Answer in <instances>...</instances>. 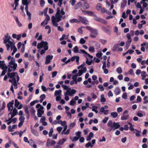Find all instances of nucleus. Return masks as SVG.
I'll list each match as a JSON object with an SVG mask.
<instances>
[{
    "label": "nucleus",
    "mask_w": 148,
    "mask_h": 148,
    "mask_svg": "<svg viewBox=\"0 0 148 148\" xmlns=\"http://www.w3.org/2000/svg\"><path fill=\"white\" fill-rule=\"evenodd\" d=\"M48 43L47 42L42 40L40 43L38 44L37 48L38 49H40L43 47L45 50H47L48 49Z\"/></svg>",
    "instance_id": "nucleus-1"
},
{
    "label": "nucleus",
    "mask_w": 148,
    "mask_h": 148,
    "mask_svg": "<svg viewBox=\"0 0 148 148\" xmlns=\"http://www.w3.org/2000/svg\"><path fill=\"white\" fill-rule=\"evenodd\" d=\"M76 92V90L74 89L72 90L71 91H70L69 90H67L66 92L64 93L65 97L64 99L66 101H68L69 99V97L67 95L72 96L73 95V94H75Z\"/></svg>",
    "instance_id": "nucleus-2"
},
{
    "label": "nucleus",
    "mask_w": 148,
    "mask_h": 148,
    "mask_svg": "<svg viewBox=\"0 0 148 148\" xmlns=\"http://www.w3.org/2000/svg\"><path fill=\"white\" fill-rule=\"evenodd\" d=\"M62 18H55L54 16L52 17L51 21L52 23L55 27H58V23L60 21Z\"/></svg>",
    "instance_id": "nucleus-3"
},
{
    "label": "nucleus",
    "mask_w": 148,
    "mask_h": 148,
    "mask_svg": "<svg viewBox=\"0 0 148 148\" xmlns=\"http://www.w3.org/2000/svg\"><path fill=\"white\" fill-rule=\"evenodd\" d=\"M94 17V19L97 21L100 22L104 24H107V22L105 20L103 19V18H101L97 16L94 14L93 16Z\"/></svg>",
    "instance_id": "nucleus-4"
},
{
    "label": "nucleus",
    "mask_w": 148,
    "mask_h": 148,
    "mask_svg": "<svg viewBox=\"0 0 148 148\" xmlns=\"http://www.w3.org/2000/svg\"><path fill=\"white\" fill-rule=\"evenodd\" d=\"M86 28L89 30L92 34L95 35H97V31L96 29H94L91 27L89 26L86 27Z\"/></svg>",
    "instance_id": "nucleus-5"
},
{
    "label": "nucleus",
    "mask_w": 148,
    "mask_h": 148,
    "mask_svg": "<svg viewBox=\"0 0 148 148\" xmlns=\"http://www.w3.org/2000/svg\"><path fill=\"white\" fill-rule=\"evenodd\" d=\"M10 37L8 36V34L5 35L4 39H3V43L6 44L8 42L10 44H11L12 43V42L10 40Z\"/></svg>",
    "instance_id": "nucleus-6"
},
{
    "label": "nucleus",
    "mask_w": 148,
    "mask_h": 148,
    "mask_svg": "<svg viewBox=\"0 0 148 148\" xmlns=\"http://www.w3.org/2000/svg\"><path fill=\"white\" fill-rule=\"evenodd\" d=\"M128 113V111L127 110H125L124 111L123 113V115L121 117V120H126L128 119L129 116V115L128 114H125Z\"/></svg>",
    "instance_id": "nucleus-7"
},
{
    "label": "nucleus",
    "mask_w": 148,
    "mask_h": 148,
    "mask_svg": "<svg viewBox=\"0 0 148 148\" xmlns=\"http://www.w3.org/2000/svg\"><path fill=\"white\" fill-rule=\"evenodd\" d=\"M56 143V142L55 140H51V139L48 138L46 144V146L47 147L52 146L55 145Z\"/></svg>",
    "instance_id": "nucleus-8"
},
{
    "label": "nucleus",
    "mask_w": 148,
    "mask_h": 148,
    "mask_svg": "<svg viewBox=\"0 0 148 148\" xmlns=\"http://www.w3.org/2000/svg\"><path fill=\"white\" fill-rule=\"evenodd\" d=\"M5 45L7 47V51H9L10 50V47H11V50H12L14 49V47H15V46L14 45V42H12V43L11 44H5Z\"/></svg>",
    "instance_id": "nucleus-9"
},
{
    "label": "nucleus",
    "mask_w": 148,
    "mask_h": 148,
    "mask_svg": "<svg viewBox=\"0 0 148 148\" xmlns=\"http://www.w3.org/2000/svg\"><path fill=\"white\" fill-rule=\"evenodd\" d=\"M53 56L52 55H48L47 56L46 58L45 64H49L51 62V60L53 58Z\"/></svg>",
    "instance_id": "nucleus-10"
},
{
    "label": "nucleus",
    "mask_w": 148,
    "mask_h": 148,
    "mask_svg": "<svg viewBox=\"0 0 148 148\" xmlns=\"http://www.w3.org/2000/svg\"><path fill=\"white\" fill-rule=\"evenodd\" d=\"M79 19L80 21L83 24L85 25L88 24L87 23V22H88V21L85 17L80 16Z\"/></svg>",
    "instance_id": "nucleus-11"
},
{
    "label": "nucleus",
    "mask_w": 148,
    "mask_h": 148,
    "mask_svg": "<svg viewBox=\"0 0 148 148\" xmlns=\"http://www.w3.org/2000/svg\"><path fill=\"white\" fill-rule=\"evenodd\" d=\"M8 77L13 80L14 78H16L14 77L16 76V75H17L16 72H12V73H8Z\"/></svg>",
    "instance_id": "nucleus-12"
},
{
    "label": "nucleus",
    "mask_w": 148,
    "mask_h": 148,
    "mask_svg": "<svg viewBox=\"0 0 148 148\" xmlns=\"http://www.w3.org/2000/svg\"><path fill=\"white\" fill-rule=\"evenodd\" d=\"M83 13L85 14L86 15L87 14L88 16H93L94 15V12L93 11H84Z\"/></svg>",
    "instance_id": "nucleus-13"
},
{
    "label": "nucleus",
    "mask_w": 148,
    "mask_h": 148,
    "mask_svg": "<svg viewBox=\"0 0 148 148\" xmlns=\"http://www.w3.org/2000/svg\"><path fill=\"white\" fill-rule=\"evenodd\" d=\"M9 65H13V71H14L16 70L17 67V64L15 63V62H13V61H10V62H9Z\"/></svg>",
    "instance_id": "nucleus-14"
},
{
    "label": "nucleus",
    "mask_w": 148,
    "mask_h": 148,
    "mask_svg": "<svg viewBox=\"0 0 148 148\" xmlns=\"http://www.w3.org/2000/svg\"><path fill=\"white\" fill-rule=\"evenodd\" d=\"M13 16L14 18L16 23L17 24V26L19 27H21L22 26V24L19 21L17 17L14 15H13Z\"/></svg>",
    "instance_id": "nucleus-15"
},
{
    "label": "nucleus",
    "mask_w": 148,
    "mask_h": 148,
    "mask_svg": "<svg viewBox=\"0 0 148 148\" xmlns=\"http://www.w3.org/2000/svg\"><path fill=\"white\" fill-rule=\"evenodd\" d=\"M79 58L78 56H74L71 57V60L72 61H73L75 60V59H76V62L77 63V64H79Z\"/></svg>",
    "instance_id": "nucleus-16"
},
{
    "label": "nucleus",
    "mask_w": 148,
    "mask_h": 148,
    "mask_svg": "<svg viewBox=\"0 0 148 148\" xmlns=\"http://www.w3.org/2000/svg\"><path fill=\"white\" fill-rule=\"evenodd\" d=\"M56 18H62V16L60 15V11L59 8H57V12L55 15Z\"/></svg>",
    "instance_id": "nucleus-17"
},
{
    "label": "nucleus",
    "mask_w": 148,
    "mask_h": 148,
    "mask_svg": "<svg viewBox=\"0 0 148 148\" xmlns=\"http://www.w3.org/2000/svg\"><path fill=\"white\" fill-rule=\"evenodd\" d=\"M5 67H8L6 65V64L4 63V61H1L0 60V69H3L5 68Z\"/></svg>",
    "instance_id": "nucleus-18"
},
{
    "label": "nucleus",
    "mask_w": 148,
    "mask_h": 148,
    "mask_svg": "<svg viewBox=\"0 0 148 148\" xmlns=\"http://www.w3.org/2000/svg\"><path fill=\"white\" fill-rule=\"evenodd\" d=\"M107 125L108 126L110 127L111 128H113V122H112V120H109V121L108 122V123L107 124ZM112 129H110V131L112 130Z\"/></svg>",
    "instance_id": "nucleus-19"
},
{
    "label": "nucleus",
    "mask_w": 148,
    "mask_h": 148,
    "mask_svg": "<svg viewBox=\"0 0 148 148\" xmlns=\"http://www.w3.org/2000/svg\"><path fill=\"white\" fill-rule=\"evenodd\" d=\"M101 29L103 31H104L107 34L109 35L110 34V30L108 29L106 27H104L102 26L101 27Z\"/></svg>",
    "instance_id": "nucleus-20"
},
{
    "label": "nucleus",
    "mask_w": 148,
    "mask_h": 148,
    "mask_svg": "<svg viewBox=\"0 0 148 148\" xmlns=\"http://www.w3.org/2000/svg\"><path fill=\"white\" fill-rule=\"evenodd\" d=\"M132 40H128L126 42V47L127 49H128L130 47V44L132 42Z\"/></svg>",
    "instance_id": "nucleus-21"
},
{
    "label": "nucleus",
    "mask_w": 148,
    "mask_h": 148,
    "mask_svg": "<svg viewBox=\"0 0 148 148\" xmlns=\"http://www.w3.org/2000/svg\"><path fill=\"white\" fill-rule=\"evenodd\" d=\"M8 69V67H5V68H4L3 69H2L3 70V71H2V73L1 75H0V77H1L2 76H3L5 75L7 71V69Z\"/></svg>",
    "instance_id": "nucleus-22"
},
{
    "label": "nucleus",
    "mask_w": 148,
    "mask_h": 148,
    "mask_svg": "<svg viewBox=\"0 0 148 148\" xmlns=\"http://www.w3.org/2000/svg\"><path fill=\"white\" fill-rule=\"evenodd\" d=\"M113 127H115V129H116L119 128L120 127V125L119 123H116L115 122H113Z\"/></svg>",
    "instance_id": "nucleus-23"
},
{
    "label": "nucleus",
    "mask_w": 148,
    "mask_h": 148,
    "mask_svg": "<svg viewBox=\"0 0 148 148\" xmlns=\"http://www.w3.org/2000/svg\"><path fill=\"white\" fill-rule=\"evenodd\" d=\"M126 0H123L122 2L121 3V8H123L125 7L127 4Z\"/></svg>",
    "instance_id": "nucleus-24"
},
{
    "label": "nucleus",
    "mask_w": 148,
    "mask_h": 148,
    "mask_svg": "<svg viewBox=\"0 0 148 148\" xmlns=\"http://www.w3.org/2000/svg\"><path fill=\"white\" fill-rule=\"evenodd\" d=\"M66 140V139L64 138H62V139L60 140L58 144V145H62L65 142Z\"/></svg>",
    "instance_id": "nucleus-25"
},
{
    "label": "nucleus",
    "mask_w": 148,
    "mask_h": 148,
    "mask_svg": "<svg viewBox=\"0 0 148 148\" xmlns=\"http://www.w3.org/2000/svg\"><path fill=\"white\" fill-rule=\"evenodd\" d=\"M62 92V91L60 90H56L55 91L54 93L55 96H56L57 95H61V94Z\"/></svg>",
    "instance_id": "nucleus-26"
},
{
    "label": "nucleus",
    "mask_w": 148,
    "mask_h": 148,
    "mask_svg": "<svg viewBox=\"0 0 148 148\" xmlns=\"http://www.w3.org/2000/svg\"><path fill=\"white\" fill-rule=\"evenodd\" d=\"M31 131L33 134L35 136H38L39 134L36 130L35 129H32Z\"/></svg>",
    "instance_id": "nucleus-27"
},
{
    "label": "nucleus",
    "mask_w": 148,
    "mask_h": 148,
    "mask_svg": "<svg viewBox=\"0 0 148 148\" xmlns=\"http://www.w3.org/2000/svg\"><path fill=\"white\" fill-rule=\"evenodd\" d=\"M119 46V44H117L114 45L113 47L112 51H117Z\"/></svg>",
    "instance_id": "nucleus-28"
},
{
    "label": "nucleus",
    "mask_w": 148,
    "mask_h": 148,
    "mask_svg": "<svg viewBox=\"0 0 148 148\" xmlns=\"http://www.w3.org/2000/svg\"><path fill=\"white\" fill-rule=\"evenodd\" d=\"M50 19V18L49 16L48 15L46 14V17L45 19L44 20L45 21H46V22L45 23V25H46L48 23V21H49Z\"/></svg>",
    "instance_id": "nucleus-29"
},
{
    "label": "nucleus",
    "mask_w": 148,
    "mask_h": 148,
    "mask_svg": "<svg viewBox=\"0 0 148 148\" xmlns=\"http://www.w3.org/2000/svg\"><path fill=\"white\" fill-rule=\"evenodd\" d=\"M80 51L82 53H84L86 55V57H89V56H90V54L88 53L85 50L83 49H80Z\"/></svg>",
    "instance_id": "nucleus-30"
},
{
    "label": "nucleus",
    "mask_w": 148,
    "mask_h": 148,
    "mask_svg": "<svg viewBox=\"0 0 148 148\" xmlns=\"http://www.w3.org/2000/svg\"><path fill=\"white\" fill-rule=\"evenodd\" d=\"M62 86L65 90H69L70 91L72 90L71 88H69L66 85L63 84L62 85Z\"/></svg>",
    "instance_id": "nucleus-31"
},
{
    "label": "nucleus",
    "mask_w": 148,
    "mask_h": 148,
    "mask_svg": "<svg viewBox=\"0 0 148 148\" xmlns=\"http://www.w3.org/2000/svg\"><path fill=\"white\" fill-rule=\"evenodd\" d=\"M121 93L120 89L118 87H117L115 91V94L116 95H118L120 94Z\"/></svg>",
    "instance_id": "nucleus-32"
},
{
    "label": "nucleus",
    "mask_w": 148,
    "mask_h": 148,
    "mask_svg": "<svg viewBox=\"0 0 148 148\" xmlns=\"http://www.w3.org/2000/svg\"><path fill=\"white\" fill-rule=\"evenodd\" d=\"M106 101V99L104 97V95H102L101 96V102H105Z\"/></svg>",
    "instance_id": "nucleus-33"
},
{
    "label": "nucleus",
    "mask_w": 148,
    "mask_h": 148,
    "mask_svg": "<svg viewBox=\"0 0 148 148\" xmlns=\"http://www.w3.org/2000/svg\"><path fill=\"white\" fill-rule=\"evenodd\" d=\"M141 76L143 77L142 79L143 80L144 78H145L147 76V75L146 74V72L145 71H143L141 72Z\"/></svg>",
    "instance_id": "nucleus-34"
},
{
    "label": "nucleus",
    "mask_w": 148,
    "mask_h": 148,
    "mask_svg": "<svg viewBox=\"0 0 148 148\" xmlns=\"http://www.w3.org/2000/svg\"><path fill=\"white\" fill-rule=\"evenodd\" d=\"M11 144V141L10 140H9L8 143H6L5 145V147L6 148H8V147H10Z\"/></svg>",
    "instance_id": "nucleus-35"
},
{
    "label": "nucleus",
    "mask_w": 148,
    "mask_h": 148,
    "mask_svg": "<svg viewBox=\"0 0 148 148\" xmlns=\"http://www.w3.org/2000/svg\"><path fill=\"white\" fill-rule=\"evenodd\" d=\"M12 109H11V111L9 113V114H11V117H10V118L9 119L8 121H10V120H11L12 119V118L13 117H14L16 115H15V114H14L12 113Z\"/></svg>",
    "instance_id": "nucleus-36"
},
{
    "label": "nucleus",
    "mask_w": 148,
    "mask_h": 148,
    "mask_svg": "<svg viewBox=\"0 0 148 148\" xmlns=\"http://www.w3.org/2000/svg\"><path fill=\"white\" fill-rule=\"evenodd\" d=\"M93 108L92 109V110L93 111L95 112L96 113L98 112V111L97 110L98 107L96 106H93Z\"/></svg>",
    "instance_id": "nucleus-37"
},
{
    "label": "nucleus",
    "mask_w": 148,
    "mask_h": 148,
    "mask_svg": "<svg viewBox=\"0 0 148 148\" xmlns=\"http://www.w3.org/2000/svg\"><path fill=\"white\" fill-rule=\"evenodd\" d=\"M88 50L89 51L92 53H93L95 51L94 47L92 46L90 47H89Z\"/></svg>",
    "instance_id": "nucleus-38"
},
{
    "label": "nucleus",
    "mask_w": 148,
    "mask_h": 148,
    "mask_svg": "<svg viewBox=\"0 0 148 148\" xmlns=\"http://www.w3.org/2000/svg\"><path fill=\"white\" fill-rule=\"evenodd\" d=\"M111 115L113 118H115L117 117L118 116V114L116 112H112L111 113Z\"/></svg>",
    "instance_id": "nucleus-39"
},
{
    "label": "nucleus",
    "mask_w": 148,
    "mask_h": 148,
    "mask_svg": "<svg viewBox=\"0 0 148 148\" xmlns=\"http://www.w3.org/2000/svg\"><path fill=\"white\" fill-rule=\"evenodd\" d=\"M15 104H14V106L17 108L18 106L20 104L19 102L18 101V100L17 99H15Z\"/></svg>",
    "instance_id": "nucleus-40"
},
{
    "label": "nucleus",
    "mask_w": 148,
    "mask_h": 148,
    "mask_svg": "<svg viewBox=\"0 0 148 148\" xmlns=\"http://www.w3.org/2000/svg\"><path fill=\"white\" fill-rule=\"evenodd\" d=\"M71 23H78L79 22L78 20L76 19H71L69 21Z\"/></svg>",
    "instance_id": "nucleus-41"
},
{
    "label": "nucleus",
    "mask_w": 148,
    "mask_h": 148,
    "mask_svg": "<svg viewBox=\"0 0 148 148\" xmlns=\"http://www.w3.org/2000/svg\"><path fill=\"white\" fill-rule=\"evenodd\" d=\"M116 71L117 72L121 74L122 72V70L121 69V68L120 67H119L116 69Z\"/></svg>",
    "instance_id": "nucleus-42"
},
{
    "label": "nucleus",
    "mask_w": 148,
    "mask_h": 148,
    "mask_svg": "<svg viewBox=\"0 0 148 148\" xmlns=\"http://www.w3.org/2000/svg\"><path fill=\"white\" fill-rule=\"evenodd\" d=\"M101 8V5L100 3L97 4L96 6L97 10H99Z\"/></svg>",
    "instance_id": "nucleus-43"
},
{
    "label": "nucleus",
    "mask_w": 148,
    "mask_h": 148,
    "mask_svg": "<svg viewBox=\"0 0 148 148\" xmlns=\"http://www.w3.org/2000/svg\"><path fill=\"white\" fill-rule=\"evenodd\" d=\"M90 146L91 147H92L93 146V145L91 144V143L90 142H88L85 145V147L86 148H88Z\"/></svg>",
    "instance_id": "nucleus-44"
},
{
    "label": "nucleus",
    "mask_w": 148,
    "mask_h": 148,
    "mask_svg": "<svg viewBox=\"0 0 148 148\" xmlns=\"http://www.w3.org/2000/svg\"><path fill=\"white\" fill-rule=\"evenodd\" d=\"M78 48L77 46H75L73 50V51L75 53H77L78 52Z\"/></svg>",
    "instance_id": "nucleus-45"
},
{
    "label": "nucleus",
    "mask_w": 148,
    "mask_h": 148,
    "mask_svg": "<svg viewBox=\"0 0 148 148\" xmlns=\"http://www.w3.org/2000/svg\"><path fill=\"white\" fill-rule=\"evenodd\" d=\"M28 0H22V2L23 5L26 6L28 5L29 3L27 1Z\"/></svg>",
    "instance_id": "nucleus-46"
},
{
    "label": "nucleus",
    "mask_w": 148,
    "mask_h": 148,
    "mask_svg": "<svg viewBox=\"0 0 148 148\" xmlns=\"http://www.w3.org/2000/svg\"><path fill=\"white\" fill-rule=\"evenodd\" d=\"M25 118L23 116H21L19 117V120L20 122H22L23 123L24 122Z\"/></svg>",
    "instance_id": "nucleus-47"
},
{
    "label": "nucleus",
    "mask_w": 148,
    "mask_h": 148,
    "mask_svg": "<svg viewBox=\"0 0 148 148\" xmlns=\"http://www.w3.org/2000/svg\"><path fill=\"white\" fill-rule=\"evenodd\" d=\"M8 73H10L13 69V67L12 66H10V65H8Z\"/></svg>",
    "instance_id": "nucleus-48"
},
{
    "label": "nucleus",
    "mask_w": 148,
    "mask_h": 148,
    "mask_svg": "<svg viewBox=\"0 0 148 148\" xmlns=\"http://www.w3.org/2000/svg\"><path fill=\"white\" fill-rule=\"evenodd\" d=\"M98 87L100 89L101 91H103L104 90V89L102 84L99 85L98 86Z\"/></svg>",
    "instance_id": "nucleus-49"
},
{
    "label": "nucleus",
    "mask_w": 148,
    "mask_h": 148,
    "mask_svg": "<svg viewBox=\"0 0 148 148\" xmlns=\"http://www.w3.org/2000/svg\"><path fill=\"white\" fill-rule=\"evenodd\" d=\"M31 115H34L35 114V110L34 108H32L30 110Z\"/></svg>",
    "instance_id": "nucleus-50"
},
{
    "label": "nucleus",
    "mask_w": 148,
    "mask_h": 148,
    "mask_svg": "<svg viewBox=\"0 0 148 148\" xmlns=\"http://www.w3.org/2000/svg\"><path fill=\"white\" fill-rule=\"evenodd\" d=\"M81 132L80 131H78L75 133V134L77 137H79V138L81 137Z\"/></svg>",
    "instance_id": "nucleus-51"
},
{
    "label": "nucleus",
    "mask_w": 148,
    "mask_h": 148,
    "mask_svg": "<svg viewBox=\"0 0 148 148\" xmlns=\"http://www.w3.org/2000/svg\"><path fill=\"white\" fill-rule=\"evenodd\" d=\"M90 95L92 96V98L94 99H95L97 98V96L94 92L91 93Z\"/></svg>",
    "instance_id": "nucleus-52"
},
{
    "label": "nucleus",
    "mask_w": 148,
    "mask_h": 148,
    "mask_svg": "<svg viewBox=\"0 0 148 148\" xmlns=\"http://www.w3.org/2000/svg\"><path fill=\"white\" fill-rule=\"evenodd\" d=\"M86 42V40H84V39L83 38H81L80 41L79 42L80 44H84Z\"/></svg>",
    "instance_id": "nucleus-53"
},
{
    "label": "nucleus",
    "mask_w": 148,
    "mask_h": 148,
    "mask_svg": "<svg viewBox=\"0 0 148 148\" xmlns=\"http://www.w3.org/2000/svg\"><path fill=\"white\" fill-rule=\"evenodd\" d=\"M53 132V130L52 128L50 129V132L49 133V137H51L52 136V133Z\"/></svg>",
    "instance_id": "nucleus-54"
},
{
    "label": "nucleus",
    "mask_w": 148,
    "mask_h": 148,
    "mask_svg": "<svg viewBox=\"0 0 148 148\" xmlns=\"http://www.w3.org/2000/svg\"><path fill=\"white\" fill-rule=\"evenodd\" d=\"M75 123L73 122L72 123H71L69 125V127L71 129H72L73 128V127H75Z\"/></svg>",
    "instance_id": "nucleus-55"
},
{
    "label": "nucleus",
    "mask_w": 148,
    "mask_h": 148,
    "mask_svg": "<svg viewBox=\"0 0 148 148\" xmlns=\"http://www.w3.org/2000/svg\"><path fill=\"white\" fill-rule=\"evenodd\" d=\"M45 2L44 0H40V6L42 7H43L45 5Z\"/></svg>",
    "instance_id": "nucleus-56"
},
{
    "label": "nucleus",
    "mask_w": 148,
    "mask_h": 148,
    "mask_svg": "<svg viewBox=\"0 0 148 148\" xmlns=\"http://www.w3.org/2000/svg\"><path fill=\"white\" fill-rule=\"evenodd\" d=\"M86 28L85 27H81L79 28L78 29L77 31L80 34H82L83 33V31L82 29V28Z\"/></svg>",
    "instance_id": "nucleus-57"
},
{
    "label": "nucleus",
    "mask_w": 148,
    "mask_h": 148,
    "mask_svg": "<svg viewBox=\"0 0 148 148\" xmlns=\"http://www.w3.org/2000/svg\"><path fill=\"white\" fill-rule=\"evenodd\" d=\"M58 72L57 71H54L52 72V78L55 77L57 75Z\"/></svg>",
    "instance_id": "nucleus-58"
},
{
    "label": "nucleus",
    "mask_w": 148,
    "mask_h": 148,
    "mask_svg": "<svg viewBox=\"0 0 148 148\" xmlns=\"http://www.w3.org/2000/svg\"><path fill=\"white\" fill-rule=\"evenodd\" d=\"M83 72L82 70H79L78 73L76 74H77V76H81L82 75L83 73Z\"/></svg>",
    "instance_id": "nucleus-59"
},
{
    "label": "nucleus",
    "mask_w": 148,
    "mask_h": 148,
    "mask_svg": "<svg viewBox=\"0 0 148 148\" xmlns=\"http://www.w3.org/2000/svg\"><path fill=\"white\" fill-rule=\"evenodd\" d=\"M13 80V82L12 83L13 85L15 87L16 86H17V84L16 83V78H14Z\"/></svg>",
    "instance_id": "nucleus-60"
},
{
    "label": "nucleus",
    "mask_w": 148,
    "mask_h": 148,
    "mask_svg": "<svg viewBox=\"0 0 148 148\" xmlns=\"http://www.w3.org/2000/svg\"><path fill=\"white\" fill-rule=\"evenodd\" d=\"M84 6L86 8V9H88L90 7L89 4L86 2L84 4Z\"/></svg>",
    "instance_id": "nucleus-61"
},
{
    "label": "nucleus",
    "mask_w": 148,
    "mask_h": 148,
    "mask_svg": "<svg viewBox=\"0 0 148 148\" xmlns=\"http://www.w3.org/2000/svg\"><path fill=\"white\" fill-rule=\"evenodd\" d=\"M128 73L131 75H134L133 70L132 69H130L129 70Z\"/></svg>",
    "instance_id": "nucleus-62"
},
{
    "label": "nucleus",
    "mask_w": 148,
    "mask_h": 148,
    "mask_svg": "<svg viewBox=\"0 0 148 148\" xmlns=\"http://www.w3.org/2000/svg\"><path fill=\"white\" fill-rule=\"evenodd\" d=\"M122 97L125 99H126L127 98V94L126 92H124L123 93Z\"/></svg>",
    "instance_id": "nucleus-63"
},
{
    "label": "nucleus",
    "mask_w": 148,
    "mask_h": 148,
    "mask_svg": "<svg viewBox=\"0 0 148 148\" xmlns=\"http://www.w3.org/2000/svg\"><path fill=\"white\" fill-rule=\"evenodd\" d=\"M103 54L101 53H98L96 54V56L99 58H101V56Z\"/></svg>",
    "instance_id": "nucleus-64"
}]
</instances>
